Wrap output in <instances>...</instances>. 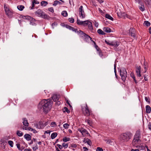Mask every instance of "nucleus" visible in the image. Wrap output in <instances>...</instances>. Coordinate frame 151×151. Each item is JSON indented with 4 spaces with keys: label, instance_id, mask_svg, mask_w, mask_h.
Masks as SVG:
<instances>
[{
    "label": "nucleus",
    "instance_id": "4c0bfd02",
    "mask_svg": "<svg viewBox=\"0 0 151 151\" xmlns=\"http://www.w3.org/2000/svg\"><path fill=\"white\" fill-rule=\"evenodd\" d=\"M62 145H63V147H64L65 148H66L68 147V144L65 143H63Z\"/></svg>",
    "mask_w": 151,
    "mask_h": 151
},
{
    "label": "nucleus",
    "instance_id": "412c9836",
    "mask_svg": "<svg viewBox=\"0 0 151 151\" xmlns=\"http://www.w3.org/2000/svg\"><path fill=\"white\" fill-rule=\"evenodd\" d=\"M103 30L104 31L107 33H110L111 31V29L108 27H104L103 28Z\"/></svg>",
    "mask_w": 151,
    "mask_h": 151
},
{
    "label": "nucleus",
    "instance_id": "37998d69",
    "mask_svg": "<svg viewBox=\"0 0 151 151\" xmlns=\"http://www.w3.org/2000/svg\"><path fill=\"white\" fill-rule=\"evenodd\" d=\"M32 3H33L35 4H39V2L36 0H32Z\"/></svg>",
    "mask_w": 151,
    "mask_h": 151
},
{
    "label": "nucleus",
    "instance_id": "864d4df0",
    "mask_svg": "<svg viewBox=\"0 0 151 151\" xmlns=\"http://www.w3.org/2000/svg\"><path fill=\"white\" fill-rule=\"evenodd\" d=\"M148 128L150 130H151V124L149 122L148 125Z\"/></svg>",
    "mask_w": 151,
    "mask_h": 151
},
{
    "label": "nucleus",
    "instance_id": "1a4fd4ad",
    "mask_svg": "<svg viewBox=\"0 0 151 151\" xmlns=\"http://www.w3.org/2000/svg\"><path fill=\"white\" fill-rule=\"evenodd\" d=\"M78 11L80 17L81 18H85L86 17V14L84 12L83 6H81L80 7Z\"/></svg>",
    "mask_w": 151,
    "mask_h": 151
},
{
    "label": "nucleus",
    "instance_id": "6e6d98bb",
    "mask_svg": "<svg viewBox=\"0 0 151 151\" xmlns=\"http://www.w3.org/2000/svg\"><path fill=\"white\" fill-rule=\"evenodd\" d=\"M35 4L33 3H32V7L31 8L30 7V9H34V7L35 6Z\"/></svg>",
    "mask_w": 151,
    "mask_h": 151
},
{
    "label": "nucleus",
    "instance_id": "f3484780",
    "mask_svg": "<svg viewBox=\"0 0 151 151\" xmlns=\"http://www.w3.org/2000/svg\"><path fill=\"white\" fill-rule=\"evenodd\" d=\"M66 27L67 28L69 29L70 30H72V31L74 32H77V31H77V29H76V28H75L73 27H72L70 26L69 25H67L66 26Z\"/></svg>",
    "mask_w": 151,
    "mask_h": 151
},
{
    "label": "nucleus",
    "instance_id": "3c124183",
    "mask_svg": "<svg viewBox=\"0 0 151 151\" xmlns=\"http://www.w3.org/2000/svg\"><path fill=\"white\" fill-rule=\"evenodd\" d=\"M57 146L60 148V149H62L63 148V145H60L58 144H57Z\"/></svg>",
    "mask_w": 151,
    "mask_h": 151
},
{
    "label": "nucleus",
    "instance_id": "cd10ccee",
    "mask_svg": "<svg viewBox=\"0 0 151 151\" xmlns=\"http://www.w3.org/2000/svg\"><path fill=\"white\" fill-rule=\"evenodd\" d=\"M97 32L100 35H104L105 34V33L100 29H98Z\"/></svg>",
    "mask_w": 151,
    "mask_h": 151
},
{
    "label": "nucleus",
    "instance_id": "c85d7f7f",
    "mask_svg": "<svg viewBox=\"0 0 151 151\" xmlns=\"http://www.w3.org/2000/svg\"><path fill=\"white\" fill-rule=\"evenodd\" d=\"M105 17L109 19L112 21L113 20V18H112L111 16H110L109 14H106L105 15Z\"/></svg>",
    "mask_w": 151,
    "mask_h": 151
},
{
    "label": "nucleus",
    "instance_id": "72a5a7b5",
    "mask_svg": "<svg viewBox=\"0 0 151 151\" xmlns=\"http://www.w3.org/2000/svg\"><path fill=\"white\" fill-rule=\"evenodd\" d=\"M144 24L147 27L149 26L150 25V23L148 21H145L144 22Z\"/></svg>",
    "mask_w": 151,
    "mask_h": 151
},
{
    "label": "nucleus",
    "instance_id": "5fc2aeb1",
    "mask_svg": "<svg viewBox=\"0 0 151 151\" xmlns=\"http://www.w3.org/2000/svg\"><path fill=\"white\" fill-rule=\"evenodd\" d=\"M65 111L67 112L68 113L70 112L69 110H68V109L65 107L64 108Z\"/></svg>",
    "mask_w": 151,
    "mask_h": 151
},
{
    "label": "nucleus",
    "instance_id": "f257e3e1",
    "mask_svg": "<svg viewBox=\"0 0 151 151\" xmlns=\"http://www.w3.org/2000/svg\"><path fill=\"white\" fill-rule=\"evenodd\" d=\"M52 102L50 99H44L39 103L38 106V108L40 109L42 108L43 112L47 113L51 109Z\"/></svg>",
    "mask_w": 151,
    "mask_h": 151
},
{
    "label": "nucleus",
    "instance_id": "2f4dec72",
    "mask_svg": "<svg viewBox=\"0 0 151 151\" xmlns=\"http://www.w3.org/2000/svg\"><path fill=\"white\" fill-rule=\"evenodd\" d=\"M62 15L64 17H67L68 16V13L67 12L65 11H63L62 12Z\"/></svg>",
    "mask_w": 151,
    "mask_h": 151
},
{
    "label": "nucleus",
    "instance_id": "a211bd4d",
    "mask_svg": "<svg viewBox=\"0 0 151 151\" xmlns=\"http://www.w3.org/2000/svg\"><path fill=\"white\" fill-rule=\"evenodd\" d=\"M23 121V123L24 126L26 127H28L29 126V123L27 120L26 118H23L22 119Z\"/></svg>",
    "mask_w": 151,
    "mask_h": 151
},
{
    "label": "nucleus",
    "instance_id": "bb28decb",
    "mask_svg": "<svg viewBox=\"0 0 151 151\" xmlns=\"http://www.w3.org/2000/svg\"><path fill=\"white\" fill-rule=\"evenodd\" d=\"M57 135V134L56 132H54L51 135V138L53 139H54Z\"/></svg>",
    "mask_w": 151,
    "mask_h": 151
},
{
    "label": "nucleus",
    "instance_id": "5701e85b",
    "mask_svg": "<svg viewBox=\"0 0 151 151\" xmlns=\"http://www.w3.org/2000/svg\"><path fill=\"white\" fill-rule=\"evenodd\" d=\"M84 142L85 143H86L88 145L90 146L91 145V141L89 139L87 138L86 139H84Z\"/></svg>",
    "mask_w": 151,
    "mask_h": 151
},
{
    "label": "nucleus",
    "instance_id": "c756f323",
    "mask_svg": "<svg viewBox=\"0 0 151 151\" xmlns=\"http://www.w3.org/2000/svg\"><path fill=\"white\" fill-rule=\"evenodd\" d=\"M61 3L59 1H58L57 0L55 1H54V4H53V5L55 6H56L57 4H61Z\"/></svg>",
    "mask_w": 151,
    "mask_h": 151
},
{
    "label": "nucleus",
    "instance_id": "13d9d810",
    "mask_svg": "<svg viewBox=\"0 0 151 151\" xmlns=\"http://www.w3.org/2000/svg\"><path fill=\"white\" fill-rule=\"evenodd\" d=\"M31 131H32L33 132V133H37V131L35 129H33L32 128Z\"/></svg>",
    "mask_w": 151,
    "mask_h": 151
},
{
    "label": "nucleus",
    "instance_id": "dca6fc26",
    "mask_svg": "<svg viewBox=\"0 0 151 151\" xmlns=\"http://www.w3.org/2000/svg\"><path fill=\"white\" fill-rule=\"evenodd\" d=\"M137 146L138 147L137 148H138L140 150H145L146 147V146H147L143 144H141L139 146L137 145Z\"/></svg>",
    "mask_w": 151,
    "mask_h": 151
},
{
    "label": "nucleus",
    "instance_id": "ddd939ff",
    "mask_svg": "<svg viewBox=\"0 0 151 151\" xmlns=\"http://www.w3.org/2000/svg\"><path fill=\"white\" fill-rule=\"evenodd\" d=\"M86 21H80L79 19H77V22L78 25L85 26V25L86 24Z\"/></svg>",
    "mask_w": 151,
    "mask_h": 151
},
{
    "label": "nucleus",
    "instance_id": "58836bf2",
    "mask_svg": "<svg viewBox=\"0 0 151 151\" xmlns=\"http://www.w3.org/2000/svg\"><path fill=\"white\" fill-rule=\"evenodd\" d=\"M8 143L10 146L12 147L13 146V142L11 140H9L8 141Z\"/></svg>",
    "mask_w": 151,
    "mask_h": 151
},
{
    "label": "nucleus",
    "instance_id": "f704fd0d",
    "mask_svg": "<svg viewBox=\"0 0 151 151\" xmlns=\"http://www.w3.org/2000/svg\"><path fill=\"white\" fill-rule=\"evenodd\" d=\"M70 140V138L69 137H65L63 139V141L64 142H67Z\"/></svg>",
    "mask_w": 151,
    "mask_h": 151
},
{
    "label": "nucleus",
    "instance_id": "9d476101",
    "mask_svg": "<svg viewBox=\"0 0 151 151\" xmlns=\"http://www.w3.org/2000/svg\"><path fill=\"white\" fill-rule=\"evenodd\" d=\"M78 131L80 132L83 137L86 136V135H89V134L88 131L85 129L83 128H79Z\"/></svg>",
    "mask_w": 151,
    "mask_h": 151
},
{
    "label": "nucleus",
    "instance_id": "aec40b11",
    "mask_svg": "<svg viewBox=\"0 0 151 151\" xmlns=\"http://www.w3.org/2000/svg\"><path fill=\"white\" fill-rule=\"evenodd\" d=\"M141 69V67L140 66H139L138 68L136 69V72L138 76H140V70Z\"/></svg>",
    "mask_w": 151,
    "mask_h": 151
},
{
    "label": "nucleus",
    "instance_id": "052dcab7",
    "mask_svg": "<svg viewBox=\"0 0 151 151\" xmlns=\"http://www.w3.org/2000/svg\"><path fill=\"white\" fill-rule=\"evenodd\" d=\"M98 25H99V24H98V23L95 21V23H94L95 26L96 27H97L98 26Z\"/></svg>",
    "mask_w": 151,
    "mask_h": 151
},
{
    "label": "nucleus",
    "instance_id": "ea45409f",
    "mask_svg": "<svg viewBox=\"0 0 151 151\" xmlns=\"http://www.w3.org/2000/svg\"><path fill=\"white\" fill-rule=\"evenodd\" d=\"M105 141L106 142V143L108 144H111V142H112V141H111V140L110 139H106L105 140Z\"/></svg>",
    "mask_w": 151,
    "mask_h": 151
},
{
    "label": "nucleus",
    "instance_id": "09e8293b",
    "mask_svg": "<svg viewBox=\"0 0 151 151\" xmlns=\"http://www.w3.org/2000/svg\"><path fill=\"white\" fill-rule=\"evenodd\" d=\"M96 151H103V149L100 147H98L97 148Z\"/></svg>",
    "mask_w": 151,
    "mask_h": 151
},
{
    "label": "nucleus",
    "instance_id": "393cba45",
    "mask_svg": "<svg viewBox=\"0 0 151 151\" xmlns=\"http://www.w3.org/2000/svg\"><path fill=\"white\" fill-rule=\"evenodd\" d=\"M139 9L142 12H143L145 10L144 5L143 4H141V6H139Z\"/></svg>",
    "mask_w": 151,
    "mask_h": 151
},
{
    "label": "nucleus",
    "instance_id": "0eeeda50",
    "mask_svg": "<svg viewBox=\"0 0 151 151\" xmlns=\"http://www.w3.org/2000/svg\"><path fill=\"white\" fill-rule=\"evenodd\" d=\"M35 14L39 17L46 19L47 18V15L40 9H38L35 12Z\"/></svg>",
    "mask_w": 151,
    "mask_h": 151
},
{
    "label": "nucleus",
    "instance_id": "8fccbe9b",
    "mask_svg": "<svg viewBox=\"0 0 151 151\" xmlns=\"http://www.w3.org/2000/svg\"><path fill=\"white\" fill-rule=\"evenodd\" d=\"M71 147H72L75 148L77 147V145L74 144H72L70 145Z\"/></svg>",
    "mask_w": 151,
    "mask_h": 151
},
{
    "label": "nucleus",
    "instance_id": "20e7f679",
    "mask_svg": "<svg viewBox=\"0 0 151 151\" xmlns=\"http://www.w3.org/2000/svg\"><path fill=\"white\" fill-rule=\"evenodd\" d=\"M82 110L83 114L86 116H89L91 113V111L88 109L86 104L82 106Z\"/></svg>",
    "mask_w": 151,
    "mask_h": 151
},
{
    "label": "nucleus",
    "instance_id": "6e6552de",
    "mask_svg": "<svg viewBox=\"0 0 151 151\" xmlns=\"http://www.w3.org/2000/svg\"><path fill=\"white\" fill-rule=\"evenodd\" d=\"M4 8L6 14L9 17H11L13 11L5 5H4Z\"/></svg>",
    "mask_w": 151,
    "mask_h": 151
},
{
    "label": "nucleus",
    "instance_id": "de8ad7c7",
    "mask_svg": "<svg viewBox=\"0 0 151 151\" xmlns=\"http://www.w3.org/2000/svg\"><path fill=\"white\" fill-rule=\"evenodd\" d=\"M49 11L53 13L54 12V9L53 7H50L48 9Z\"/></svg>",
    "mask_w": 151,
    "mask_h": 151
},
{
    "label": "nucleus",
    "instance_id": "f8f14e48",
    "mask_svg": "<svg viewBox=\"0 0 151 151\" xmlns=\"http://www.w3.org/2000/svg\"><path fill=\"white\" fill-rule=\"evenodd\" d=\"M86 24L85 25V26L88 25V28L89 29V30L91 31H92L93 29V27L91 22L89 20H86Z\"/></svg>",
    "mask_w": 151,
    "mask_h": 151
},
{
    "label": "nucleus",
    "instance_id": "a878e982",
    "mask_svg": "<svg viewBox=\"0 0 151 151\" xmlns=\"http://www.w3.org/2000/svg\"><path fill=\"white\" fill-rule=\"evenodd\" d=\"M48 4L47 2L45 1H42L40 3L41 6H45Z\"/></svg>",
    "mask_w": 151,
    "mask_h": 151
},
{
    "label": "nucleus",
    "instance_id": "603ef678",
    "mask_svg": "<svg viewBox=\"0 0 151 151\" xmlns=\"http://www.w3.org/2000/svg\"><path fill=\"white\" fill-rule=\"evenodd\" d=\"M135 2L138 3L139 4H141V0H135Z\"/></svg>",
    "mask_w": 151,
    "mask_h": 151
},
{
    "label": "nucleus",
    "instance_id": "2eb2a0df",
    "mask_svg": "<svg viewBox=\"0 0 151 151\" xmlns=\"http://www.w3.org/2000/svg\"><path fill=\"white\" fill-rule=\"evenodd\" d=\"M111 46H113L115 47H117L119 45V43L118 42L116 41H111Z\"/></svg>",
    "mask_w": 151,
    "mask_h": 151
},
{
    "label": "nucleus",
    "instance_id": "69168bd1",
    "mask_svg": "<svg viewBox=\"0 0 151 151\" xmlns=\"http://www.w3.org/2000/svg\"><path fill=\"white\" fill-rule=\"evenodd\" d=\"M131 151H139V150L138 149H132L131 150Z\"/></svg>",
    "mask_w": 151,
    "mask_h": 151
},
{
    "label": "nucleus",
    "instance_id": "e433bc0d",
    "mask_svg": "<svg viewBox=\"0 0 151 151\" xmlns=\"http://www.w3.org/2000/svg\"><path fill=\"white\" fill-rule=\"evenodd\" d=\"M85 122L87 123V124L89 125L90 126L92 125L91 122L89 119H86L85 120Z\"/></svg>",
    "mask_w": 151,
    "mask_h": 151
},
{
    "label": "nucleus",
    "instance_id": "a19ab883",
    "mask_svg": "<svg viewBox=\"0 0 151 151\" xmlns=\"http://www.w3.org/2000/svg\"><path fill=\"white\" fill-rule=\"evenodd\" d=\"M105 42L108 45H111V41H110L109 40H105Z\"/></svg>",
    "mask_w": 151,
    "mask_h": 151
},
{
    "label": "nucleus",
    "instance_id": "680f3d73",
    "mask_svg": "<svg viewBox=\"0 0 151 151\" xmlns=\"http://www.w3.org/2000/svg\"><path fill=\"white\" fill-rule=\"evenodd\" d=\"M16 145L17 146V148L19 150H20V144L19 143H17L16 144Z\"/></svg>",
    "mask_w": 151,
    "mask_h": 151
},
{
    "label": "nucleus",
    "instance_id": "338daca9",
    "mask_svg": "<svg viewBox=\"0 0 151 151\" xmlns=\"http://www.w3.org/2000/svg\"><path fill=\"white\" fill-rule=\"evenodd\" d=\"M50 131L49 130H47L44 133L50 134Z\"/></svg>",
    "mask_w": 151,
    "mask_h": 151
},
{
    "label": "nucleus",
    "instance_id": "0e129e2a",
    "mask_svg": "<svg viewBox=\"0 0 151 151\" xmlns=\"http://www.w3.org/2000/svg\"><path fill=\"white\" fill-rule=\"evenodd\" d=\"M83 149L84 151H87L88 150V148L86 147H83Z\"/></svg>",
    "mask_w": 151,
    "mask_h": 151
},
{
    "label": "nucleus",
    "instance_id": "b1692460",
    "mask_svg": "<svg viewBox=\"0 0 151 151\" xmlns=\"http://www.w3.org/2000/svg\"><path fill=\"white\" fill-rule=\"evenodd\" d=\"M24 138L28 141L31 139V136L29 134H26L24 135Z\"/></svg>",
    "mask_w": 151,
    "mask_h": 151
},
{
    "label": "nucleus",
    "instance_id": "39448f33",
    "mask_svg": "<svg viewBox=\"0 0 151 151\" xmlns=\"http://www.w3.org/2000/svg\"><path fill=\"white\" fill-rule=\"evenodd\" d=\"M120 75L121 77L122 80L124 82L126 80V78L127 76V73L125 68H122L120 70Z\"/></svg>",
    "mask_w": 151,
    "mask_h": 151
},
{
    "label": "nucleus",
    "instance_id": "7c9ffc66",
    "mask_svg": "<svg viewBox=\"0 0 151 151\" xmlns=\"http://www.w3.org/2000/svg\"><path fill=\"white\" fill-rule=\"evenodd\" d=\"M17 135L19 137H21L23 135V133L21 131L18 130L17 132Z\"/></svg>",
    "mask_w": 151,
    "mask_h": 151
},
{
    "label": "nucleus",
    "instance_id": "c9c22d12",
    "mask_svg": "<svg viewBox=\"0 0 151 151\" xmlns=\"http://www.w3.org/2000/svg\"><path fill=\"white\" fill-rule=\"evenodd\" d=\"M69 126V124L68 123H65L63 124V127L65 129H67L68 128V127Z\"/></svg>",
    "mask_w": 151,
    "mask_h": 151
},
{
    "label": "nucleus",
    "instance_id": "f03ea898",
    "mask_svg": "<svg viewBox=\"0 0 151 151\" xmlns=\"http://www.w3.org/2000/svg\"><path fill=\"white\" fill-rule=\"evenodd\" d=\"M142 132L140 129L137 130L134 136L132 142V145L134 146L137 147V146L139 143L141 142Z\"/></svg>",
    "mask_w": 151,
    "mask_h": 151
},
{
    "label": "nucleus",
    "instance_id": "79ce46f5",
    "mask_svg": "<svg viewBox=\"0 0 151 151\" xmlns=\"http://www.w3.org/2000/svg\"><path fill=\"white\" fill-rule=\"evenodd\" d=\"M68 20L70 22L72 23H73L74 22V19L73 18H69Z\"/></svg>",
    "mask_w": 151,
    "mask_h": 151
},
{
    "label": "nucleus",
    "instance_id": "49530a36",
    "mask_svg": "<svg viewBox=\"0 0 151 151\" xmlns=\"http://www.w3.org/2000/svg\"><path fill=\"white\" fill-rule=\"evenodd\" d=\"M144 68L145 69L144 72L145 73L147 70V66L145 65V63H144Z\"/></svg>",
    "mask_w": 151,
    "mask_h": 151
},
{
    "label": "nucleus",
    "instance_id": "e2e57ef3",
    "mask_svg": "<svg viewBox=\"0 0 151 151\" xmlns=\"http://www.w3.org/2000/svg\"><path fill=\"white\" fill-rule=\"evenodd\" d=\"M38 149V147L37 146H35V147H33V149L34 150H36Z\"/></svg>",
    "mask_w": 151,
    "mask_h": 151
},
{
    "label": "nucleus",
    "instance_id": "6ab92c4d",
    "mask_svg": "<svg viewBox=\"0 0 151 151\" xmlns=\"http://www.w3.org/2000/svg\"><path fill=\"white\" fill-rule=\"evenodd\" d=\"M146 112L147 114H149L151 111V108L149 105H147L145 107Z\"/></svg>",
    "mask_w": 151,
    "mask_h": 151
},
{
    "label": "nucleus",
    "instance_id": "4d7b16f0",
    "mask_svg": "<svg viewBox=\"0 0 151 151\" xmlns=\"http://www.w3.org/2000/svg\"><path fill=\"white\" fill-rule=\"evenodd\" d=\"M133 74H132L131 73V75L132 76V77L133 78L134 81H135V82L136 83H137V82H136V80H135V77L134 76V75H133V76H132V75H133Z\"/></svg>",
    "mask_w": 151,
    "mask_h": 151
},
{
    "label": "nucleus",
    "instance_id": "c03bdc74",
    "mask_svg": "<svg viewBox=\"0 0 151 151\" xmlns=\"http://www.w3.org/2000/svg\"><path fill=\"white\" fill-rule=\"evenodd\" d=\"M94 47L98 51H101L100 49L97 45L94 46Z\"/></svg>",
    "mask_w": 151,
    "mask_h": 151
},
{
    "label": "nucleus",
    "instance_id": "4be33fe9",
    "mask_svg": "<svg viewBox=\"0 0 151 151\" xmlns=\"http://www.w3.org/2000/svg\"><path fill=\"white\" fill-rule=\"evenodd\" d=\"M24 8V6L23 5H19L17 6L18 9L20 11H22Z\"/></svg>",
    "mask_w": 151,
    "mask_h": 151
},
{
    "label": "nucleus",
    "instance_id": "bf43d9fd",
    "mask_svg": "<svg viewBox=\"0 0 151 151\" xmlns=\"http://www.w3.org/2000/svg\"><path fill=\"white\" fill-rule=\"evenodd\" d=\"M31 17L29 16H24L23 17L24 19H29L31 18Z\"/></svg>",
    "mask_w": 151,
    "mask_h": 151
},
{
    "label": "nucleus",
    "instance_id": "473e14b6",
    "mask_svg": "<svg viewBox=\"0 0 151 151\" xmlns=\"http://www.w3.org/2000/svg\"><path fill=\"white\" fill-rule=\"evenodd\" d=\"M145 3L146 4H151V0H143Z\"/></svg>",
    "mask_w": 151,
    "mask_h": 151
},
{
    "label": "nucleus",
    "instance_id": "a18cd8bd",
    "mask_svg": "<svg viewBox=\"0 0 151 151\" xmlns=\"http://www.w3.org/2000/svg\"><path fill=\"white\" fill-rule=\"evenodd\" d=\"M51 125L52 127H54L56 126V123L55 122H52L51 123Z\"/></svg>",
    "mask_w": 151,
    "mask_h": 151
},
{
    "label": "nucleus",
    "instance_id": "9b49d317",
    "mask_svg": "<svg viewBox=\"0 0 151 151\" xmlns=\"http://www.w3.org/2000/svg\"><path fill=\"white\" fill-rule=\"evenodd\" d=\"M135 31L134 29L131 28L129 29V35L134 38L135 37Z\"/></svg>",
    "mask_w": 151,
    "mask_h": 151
},
{
    "label": "nucleus",
    "instance_id": "774afa93",
    "mask_svg": "<svg viewBox=\"0 0 151 151\" xmlns=\"http://www.w3.org/2000/svg\"><path fill=\"white\" fill-rule=\"evenodd\" d=\"M24 151H31V150L30 149H26L24 150Z\"/></svg>",
    "mask_w": 151,
    "mask_h": 151
},
{
    "label": "nucleus",
    "instance_id": "4468645a",
    "mask_svg": "<svg viewBox=\"0 0 151 151\" xmlns=\"http://www.w3.org/2000/svg\"><path fill=\"white\" fill-rule=\"evenodd\" d=\"M51 98L55 102L58 101L59 100V99L60 98V96L57 94H54L53 95Z\"/></svg>",
    "mask_w": 151,
    "mask_h": 151
},
{
    "label": "nucleus",
    "instance_id": "7ed1b4c3",
    "mask_svg": "<svg viewBox=\"0 0 151 151\" xmlns=\"http://www.w3.org/2000/svg\"><path fill=\"white\" fill-rule=\"evenodd\" d=\"M132 133L130 132H127L121 134L120 139L122 142H126L132 138Z\"/></svg>",
    "mask_w": 151,
    "mask_h": 151
},
{
    "label": "nucleus",
    "instance_id": "423d86ee",
    "mask_svg": "<svg viewBox=\"0 0 151 151\" xmlns=\"http://www.w3.org/2000/svg\"><path fill=\"white\" fill-rule=\"evenodd\" d=\"M77 33L81 36V37H84V40L86 42L89 41V39L91 40L92 38L89 35L84 33L81 30L77 31Z\"/></svg>",
    "mask_w": 151,
    "mask_h": 151
}]
</instances>
